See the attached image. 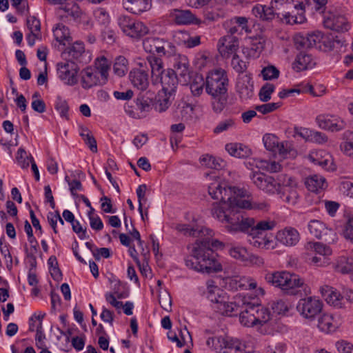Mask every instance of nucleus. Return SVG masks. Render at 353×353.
I'll use <instances>...</instances> for the list:
<instances>
[{
    "label": "nucleus",
    "mask_w": 353,
    "mask_h": 353,
    "mask_svg": "<svg viewBox=\"0 0 353 353\" xmlns=\"http://www.w3.org/2000/svg\"><path fill=\"white\" fill-rule=\"evenodd\" d=\"M344 237L353 241V216L349 217L344 226Z\"/></svg>",
    "instance_id": "774afa93"
},
{
    "label": "nucleus",
    "mask_w": 353,
    "mask_h": 353,
    "mask_svg": "<svg viewBox=\"0 0 353 353\" xmlns=\"http://www.w3.org/2000/svg\"><path fill=\"white\" fill-rule=\"evenodd\" d=\"M129 79L133 86L141 91L146 90L149 86V75L143 69H133L129 74Z\"/></svg>",
    "instance_id": "b1692460"
},
{
    "label": "nucleus",
    "mask_w": 353,
    "mask_h": 353,
    "mask_svg": "<svg viewBox=\"0 0 353 353\" xmlns=\"http://www.w3.org/2000/svg\"><path fill=\"white\" fill-rule=\"evenodd\" d=\"M64 54H68L69 61L79 63L83 62V57L85 55L83 43L81 42H75L72 46L65 50Z\"/></svg>",
    "instance_id": "f704fd0d"
},
{
    "label": "nucleus",
    "mask_w": 353,
    "mask_h": 353,
    "mask_svg": "<svg viewBox=\"0 0 353 353\" xmlns=\"http://www.w3.org/2000/svg\"><path fill=\"white\" fill-rule=\"evenodd\" d=\"M274 85L271 83L265 84L259 91V99L263 102H267L271 99V94L274 91Z\"/></svg>",
    "instance_id": "13d9d810"
},
{
    "label": "nucleus",
    "mask_w": 353,
    "mask_h": 353,
    "mask_svg": "<svg viewBox=\"0 0 353 353\" xmlns=\"http://www.w3.org/2000/svg\"><path fill=\"white\" fill-rule=\"evenodd\" d=\"M267 283L280 288L284 294L296 295L298 288L304 285V280L299 275L291 274L287 271L274 272L265 276Z\"/></svg>",
    "instance_id": "423d86ee"
},
{
    "label": "nucleus",
    "mask_w": 353,
    "mask_h": 353,
    "mask_svg": "<svg viewBox=\"0 0 353 353\" xmlns=\"http://www.w3.org/2000/svg\"><path fill=\"white\" fill-rule=\"evenodd\" d=\"M114 73L119 77H123L128 70V61L123 56H119L115 59L113 65Z\"/></svg>",
    "instance_id": "8fccbe9b"
},
{
    "label": "nucleus",
    "mask_w": 353,
    "mask_h": 353,
    "mask_svg": "<svg viewBox=\"0 0 353 353\" xmlns=\"http://www.w3.org/2000/svg\"><path fill=\"white\" fill-rule=\"evenodd\" d=\"M158 82H160L161 84V91L169 93V95H172L176 89L179 79L176 76V72H174L172 69H168L159 77Z\"/></svg>",
    "instance_id": "412c9836"
},
{
    "label": "nucleus",
    "mask_w": 353,
    "mask_h": 353,
    "mask_svg": "<svg viewBox=\"0 0 353 353\" xmlns=\"http://www.w3.org/2000/svg\"><path fill=\"white\" fill-rule=\"evenodd\" d=\"M213 217L223 223L225 230L232 234L243 232L248 235H263L264 232L272 230L276 225L274 220L256 221L245 216L242 212H236L235 208H227L226 205L214 208Z\"/></svg>",
    "instance_id": "f03ea898"
},
{
    "label": "nucleus",
    "mask_w": 353,
    "mask_h": 353,
    "mask_svg": "<svg viewBox=\"0 0 353 353\" xmlns=\"http://www.w3.org/2000/svg\"><path fill=\"white\" fill-rule=\"evenodd\" d=\"M228 79L225 70L209 72L205 79V92L212 97V108L215 113H221L228 102Z\"/></svg>",
    "instance_id": "39448f33"
},
{
    "label": "nucleus",
    "mask_w": 353,
    "mask_h": 353,
    "mask_svg": "<svg viewBox=\"0 0 353 353\" xmlns=\"http://www.w3.org/2000/svg\"><path fill=\"white\" fill-rule=\"evenodd\" d=\"M205 87V81L203 77L200 74H195L190 81V90L192 94L195 97H199Z\"/></svg>",
    "instance_id": "c03bdc74"
},
{
    "label": "nucleus",
    "mask_w": 353,
    "mask_h": 353,
    "mask_svg": "<svg viewBox=\"0 0 353 353\" xmlns=\"http://www.w3.org/2000/svg\"><path fill=\"white\" fill-rule=\"evenodd\" d=\"M307 228L310 234L317 239H321L324 234H326L325 225L319 220H311Z\"/></svg>",
    "instance_id": "de8ad7c7"
},
{
    "label": "nucleus",
    "mask_w": 353,
    "mask_h": 353,
    "mask_svg": "<svg viewBox=\"0 0 353 353\" xmlns=\"http://www.w3.org/2000/svg\"><path fill=\"white\" fill-rule=\"evenodd\" d=\"M227 249L228 254L233 259L245 264L261 265L263 264V259L258 255L250 252L246 248L233 243L225 245L223 243L219 248Z\"/></svg>",
    "instance_id": "1a4fd4ad"
},
{
    "label": "nucleus",
    "mask_w": 353,
    "mask_h": 353,
    "mask_svg": "<svg viewBox=\"0 0 353 353\" xmlns=\"http://www.w3.org/2000/svg\"><path fill=\"white\" fill-rule=\"evenodd\" d=\"M118 25L126 36L133 39H140L149 32V28L142 21L127 15L118 18Z\"/></svg>",
    "instance_id": "0eeeda50"
},
{
    "label": "nucleus",
    "mask_w": 353,
    "mask_h": 353,
    "mask_svg": "<svg viewBox=\"0 0 353 353\" xmlns=\"http://www.w3.org/2000/svg\"><path fill=\"white\" fill-rule=\"evenodd\" d=\"M60 10L64 12L62 17L70 18L74 21H77L82 17V11L77 3L66 5L63 8H61Z\"/></svg>",
    "instance_id": "37998d69"
},
{
    "label": "nucleus",
    "mask_w": 353,
    "mask_h": 353,
    "mask_svg": "<svg viewBox=\"0 0 353 353\" xmlns=\"http://www.w3.org/2000/svg\"><path fill=\"white\" fill-rule=\"evenodd\" d=\"M276 239L285 246H294L300 240V234L296 229L285 227L276 232Z\"/></svg>",
    "instance_id": "a211bd4d"
},
{
    "label": "nucleus",
    "mask_w": 353,
    "mask_h": 353,
    "mask_svg": "<svg viewBox=\"0 0 353 353\" xmlns=\"http://www.w3.org/2000/svg\"><path fill=\"white\" fill-rule=\"evenodd\" d=\"M263 141L268 150L276 152V149L279 147V139L276 136L270 134H265L263 138Z\"/></svg>",
    "instance_id": "6e6d98bb"
},
{
    "label": "nucleus",
    "mask_w": 353,
    "mask_h": 353,
    "mask_svg": "<svg viewBox=\"0 0 353 353\" xmlns=\"http://www.w3.org/2000/svg\"><path fill=\"white\" fill-rule=\"evenodd\" d=\"M145 52L159 57H170L174 54L175 46L170 41L159 37H148L143 41Z\"/></svg>",
    "instance_id": "6e6552de"
},
{
    "label": "nucleus",
    "mask_w": 353,
    "mask_h": 353,
    "mask_svg": "<svg viewBox=\"0 0 353 353\" xmlns=\"http://www.w3.org/2000/svg\"><path fill=\"white\" fill-rule=\"evenodd\" d=\"M17 160L21 168L26 169L29 167L30 163H32L30 157H28L26 152L23 148H19L17 151Z\"/></svg>",
    "instance_id": "052dcab7"
},
{
    "label": "nucleus",
    "mask_w": 353,
    "mask_h": 353,
    "mask_svg": "<svg viewBox=\"0 0 353 353\" xmlns=\"http://www.w3.org/2000/svg\"><path fill=\"white\" fill-rule=\"evenodd\" d=\"M207 290L205 292L208 299L212 303V305H219L228 297L227 293L215 285L212 280H209L206 283Z\"/></svg>",
    "instance_id": "a878e982"
},
{
    "label": "nucleus",
    "mask_w": 353,
    "mask_h": 353,
    "mask_svg": "<svg viewBox=\"0 0 353 353\" xmlns=\"http://www.w3.org/2000/svg\"><path fill=\"white\" fill-rule=\"evenodd\" d=\"M270 3V6L257 5L252 8V13L256 17L263 21L272 20L276 17L277 12Z\"/></svg>",
    "instance_id": "72a5a7b5"
},
{
    "label": "nucleus",
    "mask_w": 353,
    "mask_h": 353,
    "mask_svg": "<svg viewBox=\"0 0 353 353\" xmlns=\"http://www.w3.org/2000/svg\"><path fill=\"white\" fill-rule=\"evenodd\" d=\"M147 61L151 68L152 81L153 83H157L159 77L166 71L163 69V61L159 57L153 55L148 56Z\"/></svg>",
    "instance_id": "2f4dec72"
},
{
    "label": "nucleus",
    "mask_w": 353,
    "mask_h": 353,
    "mask_svg": "<svg viewBox=\"0 0 353 353\" xmlns=\"http://www.w3.org/2000/svg\"><path fill=\"white\" fill-rule=\"evenodd\" d=\"M222 14L223 12L219 8L213 9L212 8L207 7L203 10L205 19L210 22L217 21Z\"/></svg>",
    "instance_id": "4d7b16f0"
},
{
    "label": "nucleus",
    "mask_w": 353,
    "mask_h": 353,
    "mask_svg": "<svg viewBox=\"0 0 353 353\" xmlns=\"http://www.w3.org/2000/svg\"><path fill=\"white\" fill-rule=\"evenodd\" d=\"M305 184L308 190L314 192H318L325 188V179L320 175L314 174L305 179Z\"/></svg>",
    "instance_id": "58836bf2"
},
{
    "label": "nucleus",
    "mask_w": 353,
    "mask_h": 353,
    "mask_svg": "<svg viewBox=\"0 0 353 353\" xmlns=\"http://www.w3.org/2000/svg\"><path fill=\"white\" fill-rule=\"evenodd\" d=\"M340 147L346 155L353 158V132L347 131L344 133V141Z\"/></svg>",
    "instance_id": "864d4df0"
},
{
    "label": "nucleus",
    "mask_w": 353,
    "mask_h": 353,
    "mask_svg": "<svg viewBox=\"0 0 353 353\" xmlns=\"http://www.w3.org/2000/svg\"><path fill=\"white\" fill-rule=\"evenodd\" d=\"M250 178L257 188L265 193L277 194L283 202L290 205L297 203V183L293 177L287 174H280L275 179L272 176L256 172H252Z\"/></svg>",
    "instance_id": "20e7f679"
},
{
    "label": "nucleus",
    "mask_w": 353,
    "mask_h": 353,
    "mask_svg": "<svg viewBox=\"0 0 353 353\" xmlns=\"http://www.w3.org/2000/svg\"><path fill=\"white\" fill-rule=\"evenodd\" d=\"M305 7L301 8L299 10L277 12L276 17L284 23L293 25L296 23H303L305 21Z\"/></svg>",
    "instance_id": "f3484780"
},
{
    "label": "nucleus",
    "mask_w": 353,
    "mask_h": 353,
    "mask_svg": "<svg viewBox=\"0 0 353 353\" xmlns=\"http://www.w3.org/2000/svg\"><path fill=\"white\" fill-rule=\"evenodd\" d=\"M320 292L328 304L339 308L343 307V296L336 289L329 285H323L321 287Z\"/></svg>",
    "instance_id": "393cba45"
},
{
    "label": "nucleus",
    "mask_w": 353,
    "mask_h": 353,
    "mask_svg": "<svg viewBox=\"0 0 353 353\" xmlns=\"http://www.w3.org/2000/svg\"><path fill=\"white\" fill-rule=\"evenodd\" d=\"M124 8L128 12L140 14L151 8V0H123Z\"/></svg>",
    "instance_id": "c85d7f7f"
},
{
    "label": "nucleus",
    "mask_w": 353,
    "mask_h": 353,
    "mask_svg": "<svg viewBox=\"0 0 353 353\" xmlns=\"http://www.w3.org/2000/svg\"><path fill=\"white\" fill-rule=\"evenodd\" d=\"M246 301H243V304L239 309V320L242 325L246 327L254 326V314L253 306L252 305V296L246 294Z\"/></svg>",
    "instance_id": "6ab92c4d"
},
{
    "label": "nucleus",
    "mask_w": 353,
    "mask_h": 353,
    "mask_svg": "<svg viewBox=\"0 0 353 353\" xmlns=\"http://www.w3.org/2000/svg\"><path fill=\"white\" fill-rule=\"evenodd\" d=\"M225 336L210 337L206 341L207 345L216 352L227 353L225 351V343L227 341Z\"/></svg>",
    "instance_id": "49530a36"
},
{
    "label": "nucleus",
    "mask_w": 353,
    "mask_h": 353,
    "mask_svg": "<svg viewBox=\"0 0 353 353\" xmlns=\"http://www.w3.org/2000/svg\"><path fill=\"white\" fill-rule=\"evenodd\" d=\"M189 61L188 57L185 55H179L174 59V71L176 72V76L181 79L180 81L184 83H187L190 79V69Z\"/></svg>",
    "instance_id": "bb28decb"
},
{
    "label": "nucleus",
    "mask_w": 353,
    "mask_h": 353,
    "mask_svg": "<svg viewBox=\"0 0 353 353\" xmlns=\"http://www.w3.org/2000/svg\"><path fill=\"white\" fill-rule=\"evenodd\" d=\"M155 94L150 90L145 94H141L137 98V105L141 112H149L152 108H154Z\"/></svg>",
    "instance_id": "c9c22d12"
},
{
    "label": "nucleus",
    "mask_w": 353,
    "mask_h": 353,
    "mask_svg": "<svg viewBox=\"0 0 353 353\" xmlns=\"http://www.w3.org/2000/svg\"><path fill=\"white\" fill-rule=\"evenodd\" d=\"M234 281H235L236 290H252L257 286L256 281L249 276H236Z\"/></svg>",
    "instance_id": "09e8293b"
},
{
    "label": "nucleus",
    "mask_w": 353,
    "mask_h": 353,
    "mask_svg": "<svg viewBox=\"0 0 353 353\" xmlns=\"http://www.w3.org/2000/svg\"><path fill=\"white\" fill-rule=\"evenodd\" d=\"M80 76L81 86L84 89H90L97 85H103L108 82L105 79H101L102 76L92 66L82 70Z\"/></svg>",
    "instance_id": "ddd939ff"
},
{
    "label": "nucleus",
    "mask_w": 353,
    "mask_h": 353,
    "mask_svg": "<svg viewBox=\"0 0 353 353\" xmlns=\"http://www.w3.org/2000/svg\"><path fill=\"white\" fill-rule=\"evenodd\" d=\"M333 268L334 271L337 273L349 274L350 277L353 276L352 259H349L345 256H340L333 265Z\"/></svg>",
    "instance_id": "473e14b6"
},
{
    "label": "nucleus",
    "mask_w": 353,
    "mask_h": 353,
    "mask_svg": "<svg viewBox=\"0 0 353 353\" xmlns=\"http://www.w3.org/2000/svg\"><path fill=\"white\" fill-rule=\"evenodd\" d=\"M252 305L254 312V325H263L268 322L271 316L270 310L259 303V299L256 296H252Z\"/></svg>",
    "instance_id": "cd10ccee"
},
{
    "label": "nucleus",
    "mask_w": 353,
    "mask_h": 353,
    "mask_svg": "<svg viewBox=\"0 0 353 353\" xmlns=\"http://www.w3.org/2000/svg\"><path fill=\"white\" fill-rule=\"evenodd\" d=\"M53 34L60 44L65 45V42L69 41L70 39L69 29L63 24H58L53 30Z\"/></svg>",
    "instance_id": "3c124183"
},
{
    "label": "nucleus",
    "mask_w": 353,
    "mask_h": 353,
    "mask_svg": "<svg viewBox=\"0 0 353 353\" xmlns=\"http://www.w3.org/2000/svg\"><path fill=\"white\" fill-rule=\"evenodd\" d=\"M323 39L320 32L299 34L294 37V43L297 48H312Z\"/></svg>",
    "instance_id": "aec40b11"
},
{
    "label": "nucleus",
    "mask_w": 353,
    "mask_h": 353,
    "mask_svg": "<svg viewBox=\"0 0 353 353\" xmlns=\"http://www.w3.org/2000/svg\"><path fill=\"white\" fill-rule=\"evenodd\" d=\"M323 303L314 296L301 299L296 305V310L299 314L308 319H313L321 313Z\"/></svg>",
    "instance_id": "9d476101"
},
{
    "label": "nucleus",
    "mask_w": 353,
    "mask_h": 353,
    "mask_svg": "<svg viewBox=\"0 0 353 353\" xmlns=\"http://www.w3.org/2000/svg\"><path fill=\"white\" fill-rule=\"evenodd\" d=\"M318 327L325 333H330L336 330L337 325L331 315L323 314L319 319Z\"/></svg>",
    "instance_id": "ea45409f"
},
{
    "label": "nucleus",
    "mask_w": 353,
    "mask_h": 353,
    "mask_svg": "<svg viewBox=\"0 0 353 353\" xmlns=\"http://www.w3.org/2000/svg\"><path fill=\"white\" fill-rule=\"evenodd\" d=\"M236 90L241 99H248L252 97L254 90L252 77L250 74H241L237 79Z\"/></svg>",
    "instance_id": "5701e85b"
},
{
    "label": "nucleus",
    "mask_w": 353,
    "mask_h": 353,
    "mask_svg": "<svg viewBox=\"0 0 353 353\" xmlns=\"http://www.w3.org/2000/svg\"><path fill=\"white\" fill-rule=\"evenodd\" d=\"M261 74L265 80H272L277 79L279 76V70L273 65H270L264 68Z\"/></svg>",
    "instance_id": "69168bd1"
},
{
    "label": "nucleus",
    "mask_w": 353,
    "mask_h": 353,
    "mask_svg": "<svg viewBox=\"0 0 353 353\" xmlns=\"http://www.w3.org/2000/svg\"><path fill=\"white\" fill-rule=\"evenodd\" d=\"M246 294H239L235 296L234 301L230 302L228 296L226 297L223 301L220 302L219 305L212 306V308L216 312L223 315L233 316L239 313V309L243 301H246Z\"/></svg>",
    "instance_id": "9b49d317"
},
{
    "label": "nucleus",
    "mask_w": 353,
    "mask_h": 353,
    "mask_svg": "<svg viewBox=\"0 0 353 353\" xmlns=\"http://www.w3.org/2000/svg\"><path fill=\"white\" fill-rule=\"evenodd\" d=\"M281 105V102L268 103L263 105H256L255 107V110L262 113L263 114H266L274 112V110L278 109Z\"/></svg>",
    "instance_id": "e2e57ef3"
},
{
    "label": "nucleus",
    "mask_w": 353,
    "mask_h": 353,
    "mask_svg": "<svg viewBox=\"0 0 353 353\" xmlns=\"http://www.w3.org/2000/svg\"><path fill=\"white\" fill-rule=\"evenodd\" d=\"M324 151L313 152L309 155L310 160L316 165L321 166L325 170H330L329 164L331 161L328 157H325Z\"/></svg>",
    "instance_id": "a18cd8bd"
},
{
    "label": "nucleus",
    "mask_w": 353,
    "mask_h": 353,
    "mask_svg": "<svg viewBox=\"0 0 353 353\" xmlns=\"http://www.w3.org/2000/svg\"><path fill=\"white\" fill-rule=\"evenodd\" d=\"M323 25L325 28L337 32H347L350 28V25L345 17L332 14L325 17Z\"/></svg>",
    "instance_id": "dca6fc26"
},
{
    "label": "nucleus",
    "mask_w": 353,
    "mask_h": 353,
    "mask_svg": "<svg viewBox=\"0 0 353 353\" xmlns=\"http://www.w3.org/2000/svg\"><path fill=\"white\" fill-rule=\"evenodd\" d=\"M26 25L30 32L41 34V22L34 16H30L27 18Z\"/></svg>",
    "instance_id": "bf43d9fd"
},
{
    "label": "nucleus",
    "mask_w": 353,
    "mask_h": 353,
    "mask_svg": "<svg viewBox=\"0 0 353 353\" xmlns=\"http://www.w3.org/2000/svg\"><path fill=\"white\" fill-rule=\"evenodd\" d=\"M79 67L72 61L57 64L59 77L69 85H74L77 83V73Z\"/></svg>",
    "instance_id": "f8f14e48"
},
{
    "label": "nucleus",
    "mask_w": 353,
    "mask_h": 353,
    "mask_svg": "<svg viewBox=\"0 0 353 353\" xmlns=\"http://www.w3.org/2000/svg\"><path fill=\"white\" fill-rule=\"evenodd\" d=\"M175 229L187 236L201 237L202 234L207 236L202 239H197L193 245L191 255L185 259V265L192 270L202 273H214L222 270V265L216 258V254L212 248H219L223 243L212 238V230L208 228L201 230L194 229L190 225L179 223Z\"/></svg>",
    "instance_id": "f257e3e1"
},
{
    "label": "nucleus",
    "mask_w": 353,
    "mask_h": 353,
    "mask_svg": "<svg viewBox=\"0 0 353 353\" xmlns=\"http://www.w3.org/2000/svg\"><path fill=\"white\" fill-rule=\"evenodd\" d=\"M236 123L233 119H227L220 121L217 125L214 128L213 132L214 134H220L226 132L235 128Z\"/></svg>",
    "instance_id": "5fc2aeb1"
},
{
    "label": "nucleus",
    "mask_w": 353,
    "mask_h": 353,
    "mask_svg": "<svg viewBox=\"0 0 353 353\" xmlns=\"http://www.w3.org/2000/svg\"><path fill=\"white\" fill-rule=\"evenodd\" d=\"M169 93L161 91L154 97V109L159 112H165L170 105Z\"/></svg>",
    "instance_id": "4c0bfd02"
},
{
    "label": "nucleus",
    "mask_w": 353,
    "mask_h": 353,
    "mask_svg": "<svg viewBox=\"0 0 353 353\" xmlns=\"http://www.w3.org/2000/svg\"><path fill=\"white\" fill-rule=\"evenodd\" d=\"M249 236L252 237V239L249 240L250 243L255 248L264 250L274 248L273 240L268 238L266 235L264 236H263V235Z\"/></svg>",
    "instance_id": "e433bc0d"
},
{
    "label": "nucleus",
    "mask_w": 353,
    "mask_h": 353,
    "mask_svg": "<svg viewBox=\"0 0 353 353\" xmlns=\"http://www.w3.org/2000/svg\"><path fill=\"white\" fill-rule=\"evenodd\" d=\"M200 162L202 165L215 170L221 169L225 165V163L223 160L209 154L203 155L200 158Z\"/></svg>",
    "instance_id": "79ce46f5"
},
{
    "label": "nucleus",
    "mask_w": 353,
    "mask_h": 353,
    "mask_svg": "<svg viewBox=\"0 0 353 353\" xmlns=\"http://www.w3.org/2000/svg\"><path fill=\"white\" fill-rule=\"evenodd\" d=\"M239 49V39L232 35H225L218 42V50L222 57L228 58L236 54Z\"/></svg>",
    "instance_id": "2eb2a0df"
},
{
    "label": "nucleus",
    "mask_w": 353,
    "mask_h": 353,
    "mask_svg": "<svg viewBox=\"0 0 353 353\" xmlns=\"http://www.w3.org/2000/svg\"><path fill=\"white\" fill-rule=\"evenodd\" d=\"M265 40L263 37H259L250 38V46L243 49V52L249 58H257L265 48Z\"/></svg>",
    "instance_id": "c756f323"
},
{
    "label": "nucleus",
    "mask_w": 353,
    "mask_h": 353,
    "mask_svg": "<svg viewBox=\"0 0 353 353\" xmlns=\"http://www.w3.org/2000/svg\"><path fill=\"white\" fill-rule=\"evenodd\" d=\"M316 121L321 128L332 132L340 131L345 128V121L336 115L321 114Z\"/></svg>",
    "instance_id": "4468645a"
},
{
    "label": "nucleus",
    "mask_w": 353,
    "mask_h": 353,
    "mask_svg": "<svg viewBox=\"0 0 353 353\" xmlns=\"http://www.w3.org/2000/svg\"><path fill=\"white\" fill-rule=\"evenodd\" d=\"M316 64V59L311 54L300 52L292 63V69L296 72H301L312 69Z\"/></svg>",
    "instance_id": "4be33fe9"
},
{
    "label": "nucleus",
    "mask_w": 353,
    "mask_h": 353,
    "mask_svg": "<svg viewBox=\"0 0 353 353\" xmlns=\"http://www.w3.org/2000/svg\"><path fill=\"white\" fill-rule=\"evenodd\" d=\"M92 68L96 69V71L102 76L101 79H105L107 81L108 80L110 63L107 58L103 56L97 58L95 60L94 65L92 66Z\"/></svg>",
    "instance_id": "a19ab883"
},
{
    "label": "nucleus",
    "mask_w": 353,
    "mask_h": 353,
    "mask_svg": "<svg viewBox=\"0 0 353 353\" xmlns=\"http://www.w3.org/2000/svg\"><path fill=\"white\" fill-rule=\"evenodd\" d=\"M172 17L177 24H200L201 23V21L197 19L190 10H175Z\"/></svg>",
    "instance_id": "7c9ffc66"
},
{
    "label": "nucleus",
    "mask_w": 353,
    "mask_h": 353,
    "mask_svg": "<svg viewBox=\"0 0 353 353\" xmlns=\"http://www.w3.org/2000/svg\"><path fill=\"white\" fill-rule=\"evenodd\" d=\"M209 194L212 199L219 202L214 203L211 208V214L213 216V210L216 207L235 208L236 212H241L240 209H254L258 210H268L270 205L265 201H254L243 199L245 192L236 186L228 185L226 183L215 181L208 186Z\"/></svg>",
    "instance_id": "7ed1b4c3"
},
{
    "label": "nucleus",
    "mask_w": 353,
    "mask_h": 353,
    "mask_svg": "<svg viewBox=\"0 0 353 353\" xmlns=\"http://www.w3.org/2000/svg\"><path fill=\"white\" fill-rule=\"evenodd\" d=\"M231 64L233 69L241 74H243L247 68L245 63L240 59L239 57L236 54H234L232 56Z\"/></svg>",
    "instance_id": "338daca9"
},
{
    "label": "nucleus",
    "mask_w": 353,
    "mask_h": 353,
    "mask_svg": "<svg viewBox=\"0 0 353 353\" xmlns=\"http://www.w3.org/2000/svg\"><path fill=\"white\" fill-rule=\"evenodd\" d=\"M308 245L310 247V248H313L317 254L324 257L326 255H330L332 253V250L330 247L326 246L319 242L309 243Z\"/></svg>",
    "instance_id": "0e129e2a"
},
{
    "label": "nucleus",
    "mask_w": 353,
    "mask_h": 353,
    "mask_svg": "<svg viewBox=\"0 0 353 353\" xmlns=\"http://www.w3.org/2000/svg\"><path fill=\"white\" fill-rule=\"evenodd\" d=\"M228 24L236 25L241 31L244 30L245 32H250V30L248 26V19L245 17H235L228 21Z\"/></svg>",
    "instance_id": "680f3d73"
},
{
    "label": "nucleus",
    "mask_w": 353,
    "mask_h": 353,
    "mask_svg": "<svg viewBox=\"0 0 353 353\" xmlns=\"http://www.w3.org/2000/svg\"><path fill=\"white\" fill-rule=\"evenodd\" d=\"M54 109L59 112L61 118L69 120V105L65 99L57 96L54 101Z\"/></svg>",
    "instance_id": "603ef678"
}]
</instances>
